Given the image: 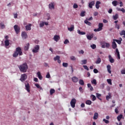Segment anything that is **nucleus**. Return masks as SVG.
Masks as SVG:
<instances>
[{"instance_id":"f257e3e1","label":"nucleus","mask_w":125,"mask_h":125,"mask_svg":"<svg viewBox=\"0 0 125 125\" xmlns=\"http://www.w3.org/2000/svg\"><path fill=\"white\" fill-rule=\"evenodd\" d=\"M112 48L113 49H115V54L117 55L118 59H121V56L120 55V52L119 51V49L117 48L118 47V45H117V43L114 41H113L112 42Z\"/></svg>"},{"instance_id":"f03ea898","label":"nucleus","mask_w":125,"mask_h":125,"mask_svg":"<svg viewBox=\"0 0 125 125\" xmlns=\"http://www.w3.org/2000/svg\"><path fill=\"white\" fill-rule=\"evenodd\" d=\"M19 68L21 72H22V73H26V72H27V70H28V67L27 63L25 62L20 65Z\"/></svg>"},{"instance_id":"7ed1b4c3","label":"nucleus","mask_w":125,"mask_h":125,"mask_svg":"<svg viewBox=\"0 0 125 125\" xmlns=\"http://www.w3.org/2000/svg\"><path fill=\"white\" fill-rule=\"evenodd\" d=\"M22 55V50L21 49V48L20 47H18L16 48V51L14 52L13 56L15 58H16L18 56V55H20V56H21V55Z\"/></svg>"},{"instance_id":"20e7f679","label":"nucleus","mask_w":125,"mask_h":125,"mask_svg":"<svg viewBox=\"0 0 125 125\" xmlns=\"http://www.w3.org/2000/svg\"><path fill=\"white\" fill-rule=\"evenodd\" d=\"M99 28L96 29H94V32H100V31L102 30V28H103V23H99L98 25Z\"/></svg>"},{"instance_id":"39448f33","label":"nucleus","mask_w":125,"mask_h":125,"mask_svg":"<svg viewBox=\"0 0 125 125\" xmlns=\"http://www.w3.org/2000/svg\"><path fill=\"white\" fill-rule=\"evenodd\" d=\"M27 78H28V76L26 74H21V78L20 79L21 82H25L26 80H27Z\"/></svg>"},{"instance_id":"423d86ee","label":"nucleus","mask_w":125,"mask_h":125,"mask_svg":"<svg viewBox=\"0 0 125 125\" xmlns=\"http://www.w3.org/2000/svg\"><path fill=\"white\" fill-rule=\"evenodd\" d=\"M39 50H40V45H37L32 49V52L33 53H38Z\"/></svg>"},{"instance_id":"0eeeda50","label":"nucleus","mask_w":125,"mask_h":125,"mask_svg":"<svg viewBox=\"0 0 125 125\" xmlns=\"http://www.w3.org/2000/svg\"><path fill=\"white\" fill-rule=\"evenodd\" d=\"M77 103V101L76 99H72L70 102V105L72 108H75L76 106V103Z\"/></svg>"},{"instance_id":"6e6552de","label":"nucleus","mask_w":125,"mask_h":125,"mask_svg":"<svg viewBox=\"0 0 125 125\" xmlns=\"http://www.w3.org/2000/svg\"><path fill=\"white\" fill-rule=\"evenodd\" d=\"M14 30L16 32V34H18L19 33V32H20V28H19L18 27V25H15L14 26Z\"/></svg>"},{"instance_id":"1a4fd4ad","label":"nucleus","mask_w":125,"mask_h":125,"mask_svg":"<svg viewBox=\"0 0 125 125\" xmlns=\"http://www.w3.org/2000/svg\"><path fill=\"white\" fill-rule=\"evenodd\" d=\"M25 89L27 90V92H30V84L29 83H25Z\"/></svg>"},{"instance_id":"9d476101","label":"nucleus","mask_w":125,"mask_h":125,"mask_svg":"<svg viewBox=\"0 0 125 125\" xmlns=\"http://www.w3.org/2000/svg\"><path fill=\"white\" fill-rule=\"evenodd\" d=\"M21 37L23 39V40H25L26 39H27V38H28V35L27 34V33L25 32H22L21 33Z\"/></svg>"},{"instance_id":"9b49d317","label":"nucleus","mask_w":125,"mask_h":125,"mask_svg":"<svg viewBox=\"0 0 125 125\" xmlns=\"http://www.w3.org/2000/svg\"><path fill=\"white\" fill-rule=\"evenodd\" d=\"M113 41H114L115 42H117L118 44H121L122 43V41H123V39H122V38H119V40L113 39Z\"/></svg>"},{"instance_id":"f8f14e48","label":"nucleus","mask_w":125,"mask_h":125,"mask_svg":"<svg viewBox=\"0 0 125 125\" xmlns=\"http://www.w3.org/2000/svg\"><path fill=\"white\" fill-rule=\"evenodd\" d=\"M32 24L31 23H28V25H27L26 26H25V29L27 30V31H31V30H32Z\"/></svg>"},{"instance_id":"ddd939ff","label":"nucleus","mask_w":125,"mask_h":125,"mask_svg":"<svg viewBox=\"0 0 125 125\" xmlns=\"http://www.w3.org/2000/svg\"><path fill=\"white\" fill-rule=\"evenodd\" d=\"M94 36V34L93 33H92L91 35H86V37L87 39V40H88L89 41H91L92 38H93Z\"/></svg>"},{"instance_id":"4468645a","label":"nucleus","mask_w":125,"mask_h":125,"mask_svg":"<svg viewBox=\"0 0 125 125\" xmlns=\"http://www.w3.org/2000/svg\"><path fill=\"white\" fill-rule=\"evenodd\" d=\"M53 40L55 41V42H57L60 40V37L59 35H55L54 36Z\"/></svg>"},{"instance_id":"2eb2a0df","label":"nucleus","mask_w":125,"mask_h":125,"mask_svg":"<svg viewBox=\"0 0 125 125\" xmlns=\"http://www.w3.org/2000/svg\"><path fill=\"white\" fill-rule=\"evenodd\" d=\"M108 59L109 62H110L111 63H114V62H115V60L113 58H112V56H111V55H108Z\"/></svg>"},{"instance_id":"dca6fc26","label":"nucleus","mask_w":125,"mask_h":125,"mask_svg":"<svg viewBox=\"0 0 125 125\" xmlns=\"http://www.w3.org/2000/svg\"><path fill=\"white\" fill-rule=\"evenodd\" d=\"M100 4H101V2L100 1H97L95 5L96 8H97V9H99V7H100Z\"/></svg>"},{"instance_id":"f3484780","label":"nucleus","mask_w":125,"mask_h":125,"mask_svg":"<svg viewBox=\"0 0 125 125\" xmlns=\"http://www.w3.org/2000/svg\"><path fill=\"white\" fill-rule=\"evenodd\" d=\"M72 81L73 83H78L79 82V78L76 76L72 78Z\"/></svg>"},{"instance_id":"a211bd4d","label":"nucleus","mask_w":125,"mask_h":125,"mask_svg":"<svg viewBox=\"0 0 125 125\" xmlns=\"http://www.w3.org/2000/svg\"><path fill=\"white\" fill-rule=\"evenodd\" d=\"M95 4V2L94 1H92L89 3L88 6L89 8H92V7Z\"/></svg>"},{"instance_id":"6ab92c4d","label":"nucleus","mask_w":125,"mask_h":125,"mask_svg":"<svg viewBox=\"0 0 125 125\" xmlns=\"http://www.w3.org/2000/svg\"><path fill=\"white\" fill-rule=\"evenodd\" d=\"M74 29H75V27H74V25H73V24L71 25L70 27L67 28V30L68 31H69L70 32H72V31H74Z\"/></svg>"},{"instance_id":"aec40b11","label":"nucleus","mask_w":125,"mask_h":125,"mask_svg":"<svg viewBox=\"0 0 125 125\" xmlns=\"http://www.w3.org/2000/svg\"><path fill=\"white\" fill-rule=\"evenodd\" d=\"M106 68H107V71L108 72L109 74H111L112 71H111V65L108 64L106 66Z\"/></svg>"},{"instance_id":"412c9836","label":"nucleus","mask_w":125,"mask_h":125,"mask_svg":"<svg viewBox=\"0 0 125 125\" xmlns=\"http://www.w3.org/2000/svg\"><path fill=\"white\" fill-rule=\"evenodd\" d=\"M37 75L39 80L42 81V74H41V72L40 71H39L38 72H37Z\"/></svg>"},{"instance_id":"4be33fe9","label":"nucleus","mask_w":125,"mask_h":125,"mask_svg":"<svg viewBox=\"0 0 125 125\" xmlns=\"http://www.w3.org/2000/svg\"><path fill=\"white\" fill-rule=\"evenodd\" d=\"M49 8L50 9H54V4L53 2H52L49 4Z\"/></svg>"},{"instance_id":"5701e85b","label":"nucleus","mask_w":125,"mask_h":125,"mask_svg":"<svg viewBox=\"0 0 125 125\" xmlns=\"http://www.w3.org/2000/svg\"><path fill=\"white\" fill-rule=\"evenodd\" d=\"M112 5H113V6H117L118 5V4H119L118 2V1L115 0H113L112 2Z\"/></svg>"},{"instance_id":"b1692460","label":"nucleus","mask_w":125,"mask_h":125,"mask_svg":"<svg viewBox=\"0 0 125 125\" xmlns=\"http://www.w3.org/2000/svg\"><path fill=\"white\" fill-rule=\"evenodd\" d=\"M77 33H78V34H79V35H85V32L81 31V30H80V29H78L77 30Z\"/></svg>"},{"instance_id":"393cba45","label":"nucleus","mask_w":125,"mask_h":125,"mask_svg":"<svg viewBox=\"0 0 125 125\" xmlns=\"http://www.w3.org/2000/svg\"><path fill=\"white\" fill-rule=\"evenodd\" d=\"M112 98V95H111L110 93H108V95L106 96V99L107 101H109V99H111Z\"/></svg>"},{"instance_id":"a878e982","label":"nucleus","mask_w":125,"mask_h":125,"mask_svg":"<svg viewBox=\"0 0 125 125\" xmlns=\"http://www.w3.org/2000/svg\"><path fill=\"white\" fill-rule=\"evenodd\" d=\"M91 83L92 84H94L95 85H96V84H97V82L96 81V79L92 80Z\"/></svg>"},{"instance_id":"bb28decb","label":"nucleus","mask_w":125,"mask_h":125,"mask_svg":"<svg viewBox=\"0 0 125 125\" xmlns=\"http://www.w3.org/2000/svg\"><path fill=\"white\" fill-rule=\"evenodd\" d=\"M122 119H123V115L122 114H120L117 116V120H118V122H121V120H122Z\"/></svg>"},{"instance_id":"cd10ccee","label":"nucleus","mask_w":125,"mask_h":125,"mask_svg":"<svg viewBox=\"0 0 125 125\" xmlns=\"http://www.w3.org/2000/svg\"><path fill=\"white\" fill-rule=\"evenodd\" d=\"M98 118V113L95 112L93 116V120H97Z\"/></svg>"},{"instance_id":"c85d7f7f","label":"nucleus","mask_w":125,"mask_h":125,"mask_svg":"<svg viewBox=\"0 0 125 125\" xmlns=\"http://www.w3.org/2000/svg\"><path fill=\"white\" fill-rule=\"evenodd\" d=\"M120 36H123V38H125V31L122 30L120 33Z\"/></svg>"},{"instance_id":"c756f323","label":"nucleus","mask_w":125,"mask_h":125,"mask_svg":"<svg viewBox=\"0 0 125 125\" xmlns=\"http://www.w3.org/2000/svg\"><path fill=\"white\" fill-rule=\"evenodd\" d=\"M29 46H30V44L29 43H27L24 46V50L27 51L29 49Z\"/></svg>"},{"instance_id":"7c9ffc66","label":"nucleus","mask_w":125,"mask_h":125,"mask_svg":"<svg viewBox=\"0 0 125 125\" xmlns=\"http://www.w3.org/2000/svg\"><path fill=\"white\" fill-rule=\"evenodd\" d=\"M112 17L114 20H117V19L119 18V14H116L115 15H113Z\"/></svg>"},{"instance_id":"2f4dec72","label":"nucleus","mask_w":125,"mask_h":125,"mask_svg":"<svg viewBox=\"0 0 125 125\" xmlns=\"http://www.w3.org/2000/svg\"><path fill=\"white\" fill-rule=\"evenodd\" d=\"M96 64H100V63H101V59L100 58H98L96 62H95Z\"/></svg>"},{"instance_id":"473e14b6","label":"nucleus","mask_w":125,"mask_h":125,"mask_svg":"<svg viewBox=\"0 0 125 125\" xmlns=\"http://www.w3.org/2000/svg\"><path fill=\"white\" fill-rule=\"evenodd\" d=\"M85 11H82L81 12V14H80V16H81V17H84V16H85Z\"/></svg>"},{"instance_id":"72a5a7b5","label":"nucleus","mask_w":125,"mask_h":125,"mask_svg":"<svg viewBox=\"0 0 125 125\" xmlns=\"http://www.w3.org/2000/svg\"><path fill=\"white\" fill-rule=\"evenodd\" d=\"M5 46H8L9 45V40H6L4 41Z\"/></svg>"},{"instance_id":"f704fd0d","label":"nucleus","mask_w":125,"mask_h":125,"mask_svg":"<svg viewBox=\"0 0 125 125\" xmlns=\"http://www.w3.org/2000/svg\"><path fill=\"white\" fill-rule=\"evenodd\" d=\"M90 97L92 98V101L96 100V97L94 95H91Z\"/></svg>"},{"instance_id":"c9c22d12","label":"nucleus","mask_w":125,"mask_h":125,"mask_svg":"<svg viewBox=\"0 0 125 125\" xmlns=\"http://www.w3.org/2000/svg\"><path fill=\"white\" fill-rule=\"evenodd\" d=\"M92 103V102L90 100H87L85 102V104H86V105H91Z\"/></svg>"},{"instance_id":"e433bc0d","label":"nucleus","mask_w":125,"mask_h":125,"mask_svg":"<svg viewBox=\"0 0 125 125\" xmlns=\"http://www.w3.org/2000/svg\"><path fill=\"white\" fill-rule=\"evenodd\" d=\"M105 85H106L105 83H102L100 85V88H101V89H104V88H105Z\"/></svg>"},{"instance_id":"4c0bfd02","label":"nucleus","mask_w":125,"mask_h":125,"mask_svg":"<svg viewBox=\"0 0 125 125\" xmlns=\"http://www.w3.org/2000/svg\"><path fill=\"white\" fill-rule=\"evenodd\" d=\"M85 24H86V25H88V26H91V23L90 22H89L87 20H85L84 21Z\"/></svg>"},{"instance_id":"58836bf2","label":"nucleus","mask_w":125,"mask_h":125,"mask_svg":"<svg viewBox=\"0 0 125 125\" xmlns=\"http://www.w3.org/2000/svg\"><path fill=\"white\" fill-rule=\"evenodd\" d=\"M79 83L81 84V85H84V82H83V80L80 79L79 80Z\"/></svg>"},{"instance_id":"ea45409f","label":"nucleus","mask_w":125,"mask_h":125,"mask_svg":"<svg viewBox=\"0 0 125 125\" xmlns=\"http://www.w3.org/2000/svg\"><path fill=\"white\" fill-rule=\"evenodd\" d=\"M55 93V90H54V89H51L50 90V93L51 95H52V94H53V93Z\"/></svg>"},{"instance_id":"a19ab883","label":"nucleus","mask_w":125,"mask_h":125,"mask_svg":"<svg viewBox=\"0 0 125 125\" xmlns=\"http://www.w3.org/2000/svg\"><path fill=\"white\" fill-rule=\"evenodd\" d=\"M106 82L107 83L110 84V85H112V80L111 79H107Z\"/></svg>"},{"instance_id":"79ce46f5","label":"nucleus","mask_w":125,"mask_h":125,"mask_svg":"<svg viewBox=\"0 0 125 125\" xmlns=\"http://www.w3.org/2000/svg\"><path fill=\"white\" fill-rule=\"evenodd\" d=\"M44 26V22L43 21H41L40 23V28H42Z\"/></svg>"},{"instance_id":"37998d69","label":"nucleus","mask_w":125,"mask_h":125,"mask_svg":"<svg viewBox=\"0 0 125 125\" xmlns=\"http://www.w3.org/2000/svg\"><path fill=\"white\" fill-rule=\"evenodd\" d=\"M0 27L1 29H4V28H5V25H4V24L3 23H0Z\"/></svg>"},{"instance_id":"c03bdc74","label":"nucleus","mask_w":125,"mask_h":125,"mask_svg":"<svg viewBox=\"0 0 125 125\" xmlns=\"http://www.w3.org/2000/svg\"><path fill=\"white\" fill-rule=\"evenodd\" d=\"M90 47H91L92 49H95V48H96V45H95V44L90 45Z\"/></svg>"},{"instance_id":"a18cd8bd","label":"nucleus","mask_w":125,"mask_h":125,"mask_svg":"<svg viewBox=\"0 0 125 125\" xmlns=\"http://www.w3.org/2000/svg\"><path fill=\"white\" fill-rule=\"evenodd\" d=\"M82 65H85L86 64L87 61L86 60H83L82 61Z\"/></svg>"},{"instance_id":"49530a36","label":"nucleus","mask_w":125,"mask_h":125,"mask_svg":"<svg viewBox=\"0 0 125 125\" xmlns=\"http://www.w3.org/2000/svg\"><path fill=\"white\" fill-rule=\"evenodd\" d=\"M60 58V56H56V57H55L54 58V61H56L57 60H59Z\"/></svg>"},{"instance_id":"de8ad7c7","label":"nucleus","mask_w":125,"mask_h":125,"mask_svg":"<svg viewBox=\"0 0 125 125\" xmlns=\"http://www.w3.org/2000/svg\"><path fill=\"white\" fill-rule=\"evenodd\" d=\"M62 66H63V67H65V68H67V67H68V63L63 62Z\"/></svg>"},{"instance_id":"09e8293b","label":"nucleus","mask_w":125,"mask_h":125,"mask_svg":"<svg viewBox=\"0 0 125 125\" xmlns=\"http://www.w3.org/2000/svg\"><path fill=\"white\" fill-rule=\"evenodd\" d=\"M50 74H49V72H47V74L46 75V79H50Z\"/></svg>"},{"instance_id":"8fccbe9b","label":"nucleus","mask_w":125,"mask_h":125,"mask_svg":"<svg viewBox=\"0 0 125 125\" xmlns=\"http://www.w3.org/2000/svg\"><path fill=\"white\" fill-rule=\"evenodd\" d=\"M69 42H70L69 41V40L68 39H66L63 42V43L64 44H68V43H69Z\"/></svg>"},{"instance_id":"3c124183","label":"nucleus","mask_w":125,"mask_h":125,"mask_svg":"<svg viewBox=\"0 0 125 125\" xmlns=\"http://www.w3.org/2000/svg\"><path fill=\"white\" fill-rule=\"evenodd\" d=\"M71 60H72V61H75L76 60V57L74 56H71L70 57Z\"/></svg>"},{"instance_id":"603ef678","label":"nucleus","mask_w":125,"mask_h":125,"mask_svg":"<svg viewBox=\"0 0 125 125\" xmlns=\"http://www.w3.org/2000/svg\"><path fill=\"white\" fill-rule=\"evenodd\" d=\"M105 44L106 48H109V47H110V44L109 43L105 42Z\"/></svg>"},{"instance_id":"864d4df0","label":"nucleus","mask_w":125,"mask_h":125,"mask_svg":"<svg viewBox=\"0 0 125 125\" xmlns=\"http://www.w3.org/2000/svg\"><path fill=\"white\" fill-rule=\"evenodd\" d=\"M103 122H105V124H109V123H110V122L108 121V120H107L105 119H104L103 120Z\"/></svg>"},{"instance_id":"5fc2aeb1","label":"nucleus","mask_w":125,"mask_h":125,"mask_svg":"<svg viewBox=\"0 0 125 125\" xmlns=\"http://www.w3.org/2000/svg\"><path fill=\"white\" fill-rule=\"evenodd\" d=\"M96 95L97 98H99L100 97H101V94H99L98 93H96Z\"/></svg>"},{"instance_id":"6e6d98bb","label":"nucleus","mask_w":125,"mask_h":125,"mask_svg":"<svg viewBox=\"0 0 125 125\" xmlns=\"http://www.w3.org/2000/svg\"><path fill=\"white\" fill-rule=\"evenodd\" d=\"M83 67L85 70H87V71H88L89 70V68L86 66V65H83Z\"/></svg>"},{"instance_id":"4d7b16f0","label":"nucleus","mask_w":125,"mask_h":125,"mask_svg":"<svg viewBox=\"0 0 125 125\" xmlns=\"http://www.w3.org/2000/svg\"><path fill=\"white\" fill-rule=\"evenodd\" d=\"M78 4H77V3H74V5H73V8H78Z\"/></svg>"},{"instance_id":"13d9d810","label":"nucleus","mask_w":125,"mask_h":125,"mask_svg":"<svg viewBox=\"0 0 125 125\" xmlns=\"http://www.w3.org/2000/svg\"><path fill=\"white\" fill-rule=\"evenodd\" d=\"M93 72L95 74H97V73H98V70H97L96 68H95L93 70Z\"/></svg>"},{"instance_id":"bf43d9fd","label":"nucleus","mask_w":125,"mask_h":125,"mask_svg":"<svg viewBox=\"0 0 125 125\" xmlns=\"http://www.w3.org/2000/svg\"><path fill=\"white\" fill-rule=\"evenodd\" d=\"M79 54H83V53H84V51H83V50H81L79 51Z\"/></svg>"},{"instance_id":"052dcab7","label":"nucleus","mask_w":125,"mask_h":125,"mask_svg":"<svg viewBox=\"0 0 125 125\" xmlns=\"http://www.w3.org/2000/svg\"><path fill=\"white\" fill-rule=\"evenodd\" d=\"M122 75H125V69H123L121 71Z\"/></svg>"},{"instance_id":"680f3d73","label":"nucleus","mask_w":125,"mask_h":125,"mask_svg":"<svg viewBox=\"0 0 125 125\" xmlns=\"http://www.w3.org/2000/svg\"><path fill=\"white\" fill-rule=\"evenodd\" d=\"M102 48H106V45L105 44V42L103 43V45H102Z\"/></svg>"},{"instance_id":"e2e57ef3","label":"nucleus","mask_w":125,"mask_h":125,"mask_svg":"<svg viewBox=\"0 0 125 125\" xmlns=\"http://www.w3.org/2000/svg\"><path fill=\"white\" fill-rule=\"evenodd\" d=\"M113 12V9H109V10L108 11V13H109V14H111V13H112V12Z\"/></svg>"},{"instance_id":"0e129e2a","label":"nucleus","mask_w":125,"mask_h":125,"mask_svg":"<svg viewBox=\"0 0 125 125\" xmlns=\"http://www.w3.org/2000/svg\"><path fill=\"white\" fill-rule=\"evenodd\" d=\"M34 82H36V83H38V82H39V79H38L37 78H34Z\"/></svg>"},{"instance_id":"69168bd1","label":"nucleus","mask_w":125,"mask_h":125,"mask_svg":"<svg viewBox=\"0 0 125 125\" xmlns=\"http://www.w3.org/2000/svg\"><path fill=\"white\" fill-rule=\"evenodd\" d=\"M115 112L116 114H119V110H118V108H116L115 109Z\"/></svg>"},{"instance_id":"338daca9","label":"nucleus","mask_w":125,"mask_h":125,"mask_svg":"<svg viewBox=\"0 0 125 125\" xmlns=\"http://www.w3.org/2000/svg\"><path fill=\"white\" fill-rule=\"evenodd\" d=\"M120 7H122V6H124V3H123V2H122V1H120Z\"/></svg>"},{"instance_id":"774afa93","label":"nucleus","mask_w":125,"mask_h":125,"mask_svg":"<svg viewBox=\"0 0 125 125\" xmlns=\"http://www.w3.org/2000/svg\"><path fill=\"white\" fill-rule=\"evenodd\" d=\"M35 86H36V87H37V88H40V87H41V86H40V84H39L38 83L35 84Z\"/></svg>"}]
</instances>
